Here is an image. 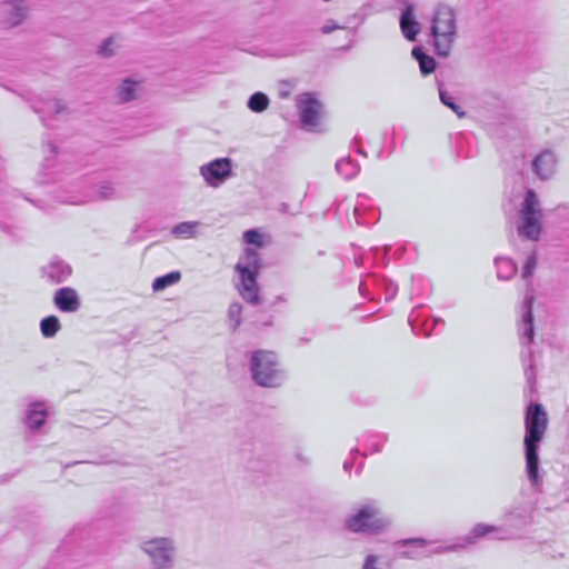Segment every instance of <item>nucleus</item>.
<instances>
[{
	"mask_svg": "<svg viewBox=\"0 0 569 569\" xmlns=\"http://www.w3.org/2000/svg\"><path fill=\"white\" fill-rule=\"evenodd\" d=\"M548 429V415L541 403H529L525 413V460L526 473L531 488L541 491L543 483L539 472V446Z\"/></svg>",
	"mask_w": 569,
	"mask_h": 569,
	"instance_id": "1",
	"label": "nucleus"
},
{
	"mask_svg": "<svg viewBox=\"0 0 569 569\" xmlns=\"http://www.w3.org/2000/svg\"><path fill=\"white\" fill-rule=\"evenodd\" d=\"M249 369L252 380L260 387L278 388L286 380L278 357L268 350H256L250 353Z\"/></svg>",
	"mask_w": 569,
	"mask_h": 569,
	"instance_id": "2",
	"label": "nucleus"
},
{
	"mask_svg": "<svg viewBox=\"0 0 569 569\" xmlns=\"http://www.w3.org/2000/svg\"><path fill=\"white\" fill-rule=\"evenodd\" d=\"M457 33V16L453 8L439 4L431 24L435 51L440 57L449 56Z\"/></svg>",
	"mask_w": 569,
	"mask_h": 569,
	"instance_id": "3",
	"label": "nucleus"
},
{
	"mask_svg": "<svg viewBox=\"0 0 569 569\" xmlns=\"http://www.w3.org/2000/svg\"><path fill=\"white\" fill-rule=\"evenodd\" d=\"M240 274L239 292L250 305L258 306L261 302L257 278L261 269V259L256 249L246 248L243 257L234 267Z\"/></svg>",
	"mask_w": 569,
	"mask_h": 569,
	"instance_id": "4",
	"label": "nucleus"
},
{
	"mask_svg": "<svg viewBox=\"0 0 569 569\" xmlns=\"http://www.w3.org/2000/svg\"><path fill=\"white\" fill-rule=\"evenodd\" d=\"M390 526L391 519L382 516L379 506L373 500L363 503L355 515H351L346 520L348 530L367 535L382 533Z\"/></svg>",
	"mask_w": 569,
	"mask_h": 569,
	"instance_id": "5",
	"label": "nucleus"
},
{
	"mask_svg": "<svg viewBox=\"0 0 569 569\" xmlns=\"http://www.w3.org/2000/svg\"><path fill=\"white\" fill-rule=\"evenodd\" d=\"M520 220L517 231L520 237L537 241L541 233V210L536 192L529 189L526 192L521 209Z\"/></svg>",
	"mask_w": 569,
	"mask_h": 569,
	"instance_id": "6",
	"label": "nucleus"
},
{
	"mask_svg": "<svg viewBox=\"0 0 569 569\" xmlns=\"http://www.w3.org/2000/svg\"><path fill=\"white\" fill-rule=\"evenodd\" d=\"M141 548L149 556L154 569H171L176 550L172 539L153 538L144 541Z\"/></svg>",
	"mask_w": 569,
	"mask_h": 569,
	"instance_id": "7",
	"label": "nucleus"
},
{
	"mask_svg": "<svg viewBox=\"0 0 569 569\" xmlns=\"http://www.w3.org/2000/svg\"><path fill=\"white\" fill-rule=\"evenodd\" d=\"M230 158H217L200 167V173L208 186L218 188L234 176Z\"/></svg>",
	"mask_w": 569,
	"mask_h": 569,
	"instance_id": "8",
	"label": "nucleus"
},
{
	"mask_svg": "<svg viewBox=\"0 0 569 569\" xmlns=\"http://www.w3.org/2000/svg\"><path fill=\"white\" fill-rule=\"evenodd\" d=\"M535 301L532 283H527L526 295L521 305V322L519 323V337L522 345L529 347L533 341L535 328H533V315L532 305Z\"/></svg>",
	"mask_w": 569,
	"mask_h": 569,
	"instance_id": "9",
	"label": "nucleus"
},
{
	"mask_svg": "<svg viewBox=\"0 0 569 569\" xmlns=\"http://www.w3.org/2000/svg\"><path fill=\"white\" fill-rule=\"evenodd\" d=\"M322 108V103L310 92L297 97V109L303 128L312 129L318 126Z\"/></svg>",
	"mask_w": 569,
	"mask_h": 569,
	"instance_id": "10",
	"label": "nucleus"
},
{
	"mask_svg": "<svg viewBox=\"0 0 569 569\" xmlns=\"http://www.w3.org/2000/svg\"><path fill=\"white\" fill-rule=\"evenodd\" d=\"M24 0H7L0 3V27L10 29L21 24L28 16Z\"/></svg>",
	"mask_w": 569,
	"mask_h": 569,
	"instance_id": "11",
	"label": "nucleus"
},
{
	"mask_svg": "<svg viewBox=\"0 0 569 569\" xmlns=\"http://www.w3.org/2000/svg\"><path fill=\"white\" fill-rule=\"evenodd\" d=\"M399 547H416V548H425L428 546H435L431 550H429L426 556L429 557L430 555H440V553H448L458 551L461 549H465L469 546V543L466 542V536L461 537L459 539V542L452 543V545H443L441 541L438 540H427L423 538H408V539H401L396 542Z\"/></svg>",
	"mask_w": 569,
	"mask_h": 569,
	"instance_id": "12",
	"label": "nucleus"
},
{
	"mask_svg": "<svg viewBox=\"0 0 569 569\" xmlns=\"http://www.w3.org/2000/svg\"><path fill=\"white\" fill-rule=\"evenodd\" d=\"M490 533L493 535L492 539L500 541L518 538V533L507 527H497L481 522L475 525L466 535V542L469 543V546L476 545L479 539Z\"/></svg>",
	"mask_w": 569,
	"mask_h": 569,
	"instance_id": "13",
	"label": "nucleus"
},
{
	"mask_svg": "<svg viewBox=\"0 0 569 569\" xmlns=\"http://www.w3.org/2000/svg\"><path fill=\"white\" fill-rule=\"evenodd\" d=\"M71 267L61 259L54 258L42 268V276L54 284L64 282L71 276Z\"/></svg>",
	"mask_w": 569,
	"mask_h": 569,
	"instance_id": "14",
	"label": "nucleus"
},
{
	"mask_svg": "<svg viewBox=\"0 0 569 569\" xmlns=\"http://www.w3.org/2000/svg\"><path fill=\"white\" fill-rule=\"evenodd\" d=\"M53 302L63 312H76L80 306L77 291L70 287H63L56 291Z\"/></svg>",
	"mask_w": 569,
	"mask_h": 569,
	"instance_id": "15",
	"label": "nucleus"
},
{
	"mask_svg": "<svg viewBox=\"0 0 569 569\" xmlns=\"http://www.w3.org/2000/svg\"><path fill=\"white\" fill-rule=\"evenodd\" d=\"M556 157L549 151H542L532 161L533 172L542 180H547L552 177L556 170Z\"/></svg>",
	"mask_w": 569,
	"mask_h": 569,
	"instance_id": "16",
	"label": "nucleus"
},
{
	"mask_svg": "<svg viewBox=\"0 0 569 569\" xmlns=\"http://www.w3.org/2000/svg\"><path fill=\"white\" fill-rule=\"evenodd\" d=\"M371 286L382 287L387 301L393 299L398 292V286L392 281L378 279L376 276L368 273L359 284L361 296L367 297Z\"/></svg>",
	"mask_w": 569,
	"mask_h": 569,
	"instance_id": "17",
	"label": "nucleus"
},
{
	"mask_svg": "<svg viewBox=\"0 0 569 569\" xmlns=\"http://www.w3.org/2000/svg\"><path fill=\"white\" fill-rule=\"evenodd\" d=\"M415 7L407 4L400 16V29L403 37L409 41H415L420 32V24L413 16Z\"/></svg>",
	"mask_w": 569,
	"mask_h": 569,
	"instance_id": "18",
	"label": "nucleus"
},
{
	"mask_svg": "<svg viewBox=\"0 0 569 569\" xmlns=\"http://www.w3.org/2000/svg\"><path fill=\"white\" fill-rule=\"evenodd\" d=\"M408 321L411 326V329L415 333H419L421 330L425 337H429L432 333V330L438 326L445 325V321L440 318H428L423 321L419 320V315H416V311H412L408 318Z\"/></svg>",
	"mask_w": 569,
	"mask_h": 569,
	"instance_id": "19",
	"label": "nucleus"
},
{
	"mask_svg": "<svg viewBox=\"0 0 569 569\" xmlns=\"http://www.w3.org/2000/svg\"><path fill=\"white\" fill-rule=\"evenodd\" d=\"M389 436L385 432H365L359 438L361 445L370 450V453L381 452L383 446L388 442Z\"/></svg>",
	"mask_w": 569,
	"mask_h": 569,
	"instance_id": "20",
	"label": "nucleus"
},
{
	"mask_svg": "<svg viewBox=\"0 0 569 569\" xmlns=\"http://www.w3.org/2000/svg\"><path fill=\"white\" fill-rule=\"evenodd\" d=\"M41 406V403H33L27 410L26 425L32 431L39 430L47 420L48 412L46 409L40 408Z\"/></svg>",
	"mask_w": 569,
	"mask_h": 569,
	"instance_id": "21",
	"label": "nucleus"
},
{
	"mask_svg": "<svg viewBox=\"0 0 569 569\" xmlns=\"http://www.w3.org/2000/svg\"><path fill=\"white\" fill-rule=\"evenodd\" d=\"M411 54L418 61L422 76H429L436 70L437 62L435 58L427 54L421 47H413Z\"/></svg>",
	"mask_w": 569,
	"mask_h": 569,
	"instance_id": "22",
	"label": "nucleus"
},
{
	"mask_svg": "<svg viewBox=\"0 0 569 569\" xmlns=\"http://www.w3.org/2000/svg\"><path fill=\"white\" fill-rule=\"evenodd\" d=\"M34 111L41 114L44 121L46 116L58 117L67 111V107L59 99H48L41 102L40 107H34Z\"/></svg>",
	"mask_w": 569,
	"mask_h": 569,
	"instance_id": "23",
	"label": "nucleus"
},
{
	"mask_svg": "<svg viewBox=\"0 0 569 569\" xmlns=\"http://www.w3.org/2000/svg\"><path fill=\"white\" fill-rule=\"evenodd\" d=\"M495 264L499 280H510L517 273V264L510 258L497 257L495 259Z\"/></svg>",
	"mask_w": 569,
	"mask_h": 569,
	"instance_id": "24",
	"label": "nucleus"
},
{
	"mask_svg": "<svg viewBox=\"0 0 569 569\" xmlns=\"http://www.w3.org/2000/svg\"><path fill=\"white\" fill-rule=\"evenodd\" d=\"M337 172L342 176L346 180L353 179L360 171V164L358 161L351 159L349 156L339 159L336 162Z\"/></svg>",
	"mask_w": 569,
	"mask_h": 569,
	"instance_id": "25",
	"label": "nucleus"
},
{
	"mask_svg": "<svg viewBox=\"0 0 569 569\" xmlns=\"http://www.w3.org/2000/svg\"><path fill=\"white\" fill-rule=\"evenodd\" d=\"M61 329V323L58 317L48 316L40 321V331L44 338H53Z\"/></svg>",
	"mask_w": 569,
	"mask_h": 569,
	"instance_id": "26",
	"label": "nucleus"
},
{
	"mask_svg": "<svg viewBox=\"0 0 569 569\" xmlns=\"http://www.w3.org/2000/svg\"><path fill=\"white\" fill-rule=\"evenodd\" d=\"M181 279V273L179 271H171L164 276L158 277L152 282L153 291H162L169 286H172L179 282Z\"/></svg>",
	"mask_w": 569,
	"mask_h": 569,
	"instance_id": "27",
	"label": "nucleus"
},
{
	"mask_svg": "<svg viewBox=\"0 0 569 569\" xmlns=\"http://www.w3.org/2000/svg\"><path fill=\"white\" fill-rule=\"evenodd\" d=\"M136 84L137 82L131 81L130 79H126L119 87H118V100L120 102H129L136 98Z\"/></svg>",
	"mask_w": 569,
	"mask_h": 569,
	"instance_id": "28",
	"label": "nucleus"
},
{
	"mask_svg": "<svg viewBox=\"0 0 569 569\" xmlns=\"http://www.w3.org/2000/svg\"><path fill=\"white\" fill-rule=\"evenodd\" d=\"M269 98L263 92H254L250 96L247 106L253 112H262L269 106Z\"/></svg>",
	"mask_w": 569,
	"mask_h": 569,
	"instance_id": "29",
	"label": "nucleus"
},
{
	"mask_svg": "<svg viewBox=\"0 0 569 569\" xmlns=\"http://www.w3.org/2000/svg\"><path fill=\"white\" fill-rule=\"evenodd\" d=\"M369 208H371V199L366 194H358V201L353 208V214L358 224L367 223V221L362 220L361 212Z\"/></svg>",
	"mask_w": 569,
	"mask_h": 569,
	"instance_id": "30",
	"label": "nucleus"
},
{
	"mask_svg": "<svg viewBox=\"0 0 569 569\" xmlns=\"http://www.w3.org/2000/svg\"><path fill=\"white\" fill-rule=\"evenodd\" d=\"M439 98L440 101L451 109L459 118H463L466 116V112L462 110V108L455 102L453 98L445 90L441 89V86H439Z\"/></svg>",
	"mask_w": 569,
	"mask_h": 569,
	"instance_id": "31",
	"label": "nucleus"
},
{
	"mask_svg": "<svg viewBox=\"0 0 569 569\" xmlns=\"http://www.w3.org/2000/svg\"><path fill=\"white\" fill-rule=\"evenodd\" d=\"M242 306L239 302H232L228 309V317L230 320L229 327L236 331L241 323Z\"/></svg>",
	"mask_w": 569,
	"mask_h": 569,
	"instance_id": "32",
	"label": "nucleus"
},
{
	"mask_svg": "<svg viewBox=\"0 0 569 569\" xmlns=\"http://www.w3.org/2000/svg\"><path fill=\"white\" fill-rule=\"evenodd\" d=\"M198 222H180L172 228V233L177 237L189 238L196 232Z\"/></svg>",
	"mask_w": 569,
	"mask_h": 569,
	"instance_id": "33",
	"label": "nucleus"
},
{
	"mask_svg": "<svg viewBox=\"0 0 569 569\" xmlns=\"http://www.w3.org/2000/svg\"><path fill=\"white\" fill-rule=\"evenodd\" d=\"M537 267V256L536 252H531L522 267L521 278L525 280H529L533 274V271Z\"/></svg>",
	"mask_w": 569,
	"mask_h": 569,
	"instance_id": "34",
	"label": "nucleus"
},
{
	"mask_svg": "<svg viewBox=\"0 0 569 569\" xmlns=\"http://www.w3.org/2000/svg\"><path fill=\"white\" fill-rule=\"evenodd\" d=\"M505 519L507 522H511L515 519L521 525H525L526 511L522 508H511L505 513Z\"/></svg>",
	"mask_w": 569,
	"mask_h": 569,
	"instance_id": "35",
	"label": "nucleus"
},
{
	"mask_svg": "<svg viewBox=\"0 0 569 569\" xmlns=\"http://www.w3.org/2000/svg\"><path fill=\"white\" fill-rule=\"evenodd\" d=\"M243 240L248 244H254L257 247H262L263 246L261 233L258 230H254V229L247 230L243 233Z\"/></svg>",
	"mask_w": 569,
	"mask_h": 569,
	"instance_id": "36",
	"label": "nucleus"
},
{
	"mask_svg": "<svg viewBox=\"0 0 569 569\" xmlns=\"http://www.w3.org/2000/svg\"><path fill=\"white\" fill-rule=\"evenodd\" d=\"M528 358H529L530 362H529L528 367L525 369V376H526L528 383L531 385L536 380V372H535V368H533L532 353H531L530 349H528Z\"/></svg>",
	"mask_w": 569,
	"mask_h": 569,
	"instance_id": "37",
	"label": "nucleus"
},
{
	"mask_svg": "<svg viewBox=\"0 0 569 569\" xmlns=\"http://www.w3.org/2000/svg\"><path fill=\"white\" fill-rule=\"evenodd\" d=\"M113 43V39L112 38H108L106 39L100 46H99V49H98V52L100 56L102 57H111L113 54V50L111 49V46Z\"/></svg>",
	"mask_w": 569,
	"mask_h": 569,
	"instance_id": "38",
	"label": "nucleus"
},
{
	"mask_svg": "<svg viewBox=\"0 0 569 569\" xmlns=\"http://www.w3.org/2000/svg\"><path fill=\"white\" fill-rule=\"evenodd\" d=\"M340 29H345V27L338 24L335 20L330 19L326 22V24H323L320 29V31L323 33V34H329L336 30H340Z\"/></svg>",
	"mask_w": 569,
	"mask_h": 569,
	"instance_id": "39",
	"label": "nucleus"
},
{
	"mask_svg": "<svg viewBox=\"0 0 569 569\" xmlns=\"http://www.w3.org/2000/svg\"><path fill=\"white\" fill-rule=\"evenodd\" d=\"M350 455H351V459L346 460V461L343 462V470H345L346 472H350L351 468L353 467V462H355V461H353V459H355V456H356V455H360V451H359V449H358V448H353V449H351V450H350Z\"/></svg>",
	"mask_w": 569,
	"mask_h": 569,
	"instance_id": "40",
	"label": "nucleus"
},
{
	"mask_svg": "<svg viewBox=\"0 0 569 569\" xmlns=\"http://www.w3.org/2000/svg\"><path fill=\"white\" fill-rule=\"evenodd\" d=\"M113 193V188L110 183L100 186L99 194L101 198L107 199Z\"/></svg>",
	"mask_w": 569,
	"mask_h": 569,
	"instance_id": "41",
	"label": "nucleus"
},
{
	"mask_svg": "<svg viewBox=\"0 0 569 569\" xmlns=\"http://www.w3.org/2000/svg\"><path fill=\"white\" fill-rule=\"evenodd\" d=\"M350 32H351V38L349 40V43L347 46H345V47H341V50L347 51V50H349L353 46V43H355V32L353 31H350Z\"/></svg>",
	"mask_w": 569,
	"mask_h": 569,
	"instance_id": "42",
	"label": "nucleus"
},
{
	"mask_svg": "<svg viewBox=\"0 0 569 569\" xmlns=\"http://www.w3.org/2000/svg\"><path fill=\"white\" fill-rule=\"evenodd\" d=\"M311 341V338L310 337H300L298 338V346H303V345H307Z\"/></svg>",
	"mask_w": 569,
	"mask_h": 569,
	"instance_id": "43",
	"label": "nucleus"
},
{
	"mask_svg": "<svg viewBox=\"0 0 569 569\" xmlns=\"http://www.w3.org/2000/svg\"><path fill=\"white\" fill-rule=\"evenodd\" d=\"M287 299L282 296V295H279L274 298V301L272 302V305H276L278 302H286Z\"/></svg>",
	"mask_w": 569,
	"mask_h": 569,
	"instance_id": "44",
	"label": "nucleus"
},
{
	"mask_svg": "<svg viewBox=\"0 0 569 569\" xmlns=\"http://www.w3.org/2000/svg\"><path fill=\"white\" fill-rule=\"evenodd\" d=\"M262 325L271 327L273 325V317L269 316L268 319Z\"/></svg>",
	"mask_w": 569,
	"mask_h": 569,
	"instance_id": "45",
	"label": "nucleus"
},
{
	"mask_svg": "<svg viewBox=\"0 0 569 569\" xmlns=\"http://www.w3.org/2000/svg\"><path fill=\"white\" fill-rule=\"evenodd\" d=\"M402 557H405V558H415V557H416V555H413V553H411V552H409V551H403V552H402Z\"/></svg>",
	"mask_w": 569,
	"mask_h": 569,
	"instance_id": "46",
	"label": "nucleus"
},
{
	"mask_svg": "<svg viewBox=\"0 0 569 569\" xmlns=\"http://www.w3.org/2000/svg\"><path fill=\"white\" fill-rule=\"evenodd\" d=\"M357 152H358L360 156L367 157V152H366L362 148H360V147L357 149Z\"/></svg>",
	"mask_w": 569,
	"mask_h": 569,
	"instance_id": "47",
	"label": "nucleus"
},
{
	"mask_svg": "<svg viewBox=\"0 0 569 569\" xmlns=\"http://www.w3.org/2000/svg\"><path fill=\"white\" fill-rule=\"evenodd\" d=\"M363 466H365V462H363V461H361V462L359 463V466H358L357 472H360V471L362 470Z\"/></svg>",
	"mask_w": 569,
	"mask_h": 569,
	"instance_id": "48",
	"label": "nucleus"
},
{
	"mask_svg": "<svg viewBox=\"0 0 569 569\" xmlns=\"http://www.w3.org/2000/svg\"><path fill=\"white\" fill-rule=\"evenodd\" d=\"M9 479H10V477L8 475L1 476V481L2 482L8 481Z\"/></svg>",
	"mask_w": 569,
	"mask_h": 569,
	"instance_id": "49",
	"label": "nucleus"
},
{
	"mask_svg": "<svg viewBox=\"0 0 569 569\" xmlns=\"http://www.w3.org/2000/svg\"><path fill=\"white\" fill-rule=\"evenodd\" d=\"M355 262L360 266L362 263V258H355Z\"/></svg>",
	"mask_w": 569,
	"mask_h": 569,
	"instance_id": "50",
	"label": "nucleus"
},
{
	"mask_svg": "<svg viewBox=\"0 0 569 569\" xmlns=\"http://www.w3.org/2000/svg\"><path fill=\"white\" fill-rule=\"evenodd\" d=\"M288 94H289V93H288V92H286V91L280 92V97H281V98H287V97H288Z\"/></svg>",
	"mask_w": 569,
	"mask_h": 569,
	"instance_id": "51",
	"label": "nucleus"
},
{
	"mask_svg": "<svg viewBox=\"0 0 569 569\" xmlns=\"http://www.w3.org/2000/svg\"><path fill=\"white\" fill-rule=\"evenodd\" d=\"M361 456H362L363 458H367L368 453H367L366 451H363V452L361 453Z\"/></svg>",
	"mask_w": 569,
	"mask_h": 569,
	"instance_id": "52",
	"label": "nucleus"
},
{
	"mask_svg": "<svg viewBox=\"0 0 569 569\" xmlns=\"http://www.w3.org/2000/svg\"><path fill=\"white\" fill-rule=\"evenodd\" d=\"M353 141H355V143H359L358 137H355Z\"/></svg>",
	"mask_w": 569,
	"mask_h": 569,
	"instance_id": "53",
	"label": "nucleus"
},
{
	"mask_svg": "<svg viewBox=\"0 0 569 569\" xmlns=\"http://www.w3.org/2000/svg\"><path fill=\"white\" fill-rule=\"evenodd\" d=\"M382 254L383 257L387 254V249L383 250Z\"/></svg>",
	"mask_w": 569,
	"mask_h": 569,
	"instance_id": "54",
	"label": "nucleus"
}]
</instances>
